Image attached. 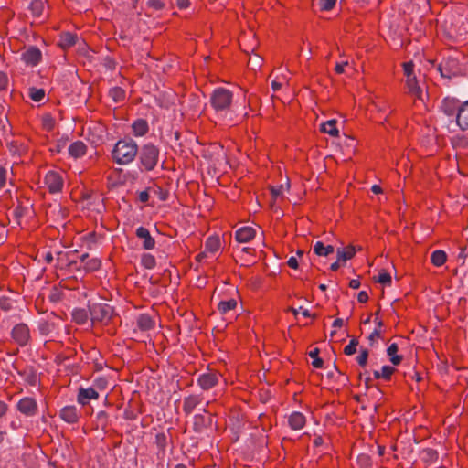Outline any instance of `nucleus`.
I'll return each instance as SVG.
<instances>
[{
    "instance_id": "nucleus-62",
    "label": "nucleus",
    "mask_w": 468,
    "mask_h": 468,
    "mask_svg": "<svg viewBox=\"0 0 468 468\" xmlns=\"http://www.w3.org/2000/svg\"><path fill=\"white\" fill-rule=\"evenodd\" d=\"M150 5L154 8V9H161L163 7V4L160 0H151L150 1Z\"/></svg>"
},
{
    "instance_id": "nucleus-20",
    "label": "nucleus",
    "mask_w": 468,
    "mask_h": 468,
    "mask_svg": "<svg viewBox=\"0 0 468 468\" xmlns=\"http://www.w3.org/2000/svg\"><path fill=\"white\" fill-rule=\"evenodd\" d=\"M68 151L71 157L77 159L85 155L87 146L83 142L76 141L69 144Z\"/></svg>"
},
{
    "instance_id": "nucleus-28",
    "label": "nucleus",
    "mask_w": 468,
    "mask_h": 468,
    "mask_svg": "<svg viewBox=\"0 0 468 468\" xmlns=\"http://www.w3.org/2000/svg\"><path fill=\"white\" fill-rule=\"evenodd\" d=\"M399 351V347H398V345L396 343H392L391 345L388 346V347L387 348V354L388 356H389V360L390 362L394 365V366H398L401 363L402 361V356H399L397 353Z\"/></svg>"
},
{
    "instance_id": "nucleus-8",
    "label": "nucleus",
    "mask_w": 468,
    "mask_h": 468,
    "mask_svg": "<svg viewBox=\"0 0 468 468\" xmlns=\"http://www.w3.org/2000/svg\"><path fill=\"white\" fill-rule=\"evenodd\" d=\"M11 337L20 346L28 345L31 339L28 325L24 323L16 324L11 331Z\"/></svg>"
},
{
    "instance_id": "nucleus-11",
    "label": "nucleus",
    "mask_w": 468,
    "mask_h": 468,
    "mask_svg": "<svg viewBox=\"0 0 468 468\" xmlns=\"http://www.w3.org/2000/svg\"><path fill=\"white\" fill-rule=\"evenodd\" d=\"M136 237L143 241L142 247L146 250H151L155 247V239L151 236L150 231L145 227H138L135 230Z\"/></svg>"
},
{
    "instance_id": "nucleus-49",
    "label": "nucleus",
    "mask_w": 468,
    "mask_h": 468,
    "mask_svg": "<svg viewBox=\"0 0 468 468\" xmlns=\"http://www.w3.org/2000/svg\"><path fill=\"white\" fill-rule=\"evenodd\" d=\"M452 123L458 125L463 131L468 129V119H452L449 125L451 126Z\"/></svg>"
},
{
    "instance_id": "nucleus-15",
    "label": "nucleus",
    "mask_w": 468,
    "mask_h": 468,
    "mask_svg": "<svg viewBox=\"0 0 468 468\" xmlns=\"http://www.w3.org/2000/svg\"><path fill=\"white\" fill-rule=\"evenodd\" d=\"M71 256H73L72 252H58L57 259L58 267L60 269L68 268L69 270L79 269V267L77 266L78 262L75 260L71 259Z\"/></svg>"
},
{
    "instance_id": "nucleus-48",
    "label": "nucleus",
    "mask_w": 468,
    "mask_h": 468,
    "mask_svg": "<svg viewBox=\"0 0 468 468\" xmlns=\"http://www.w3.org/2000/svg\"><path fill=\"white\" fill-rule=\"evenodd\" d=\"M289 311L292 312L294 316H297L299 312L302 311V314L304 317H315V314L312 315L307 309H303V307H300L299 309H296L294 307H290Z\"/></svg>"
},
{
    "instance_id": "nucleus-40",
    "label": "nucleus",
    "mask_w": 468,
    "mask_h": 468,
    "mask_svg": "<svg viewBox=\"0 0 468 468\" xmlns=\"http://www.w3.org/2000/svg\"><path fill=\"white\" fill-rule=\"evenodd\" d=\"M44 9V4L41 0H33L30 4V10L35 16H40Z\"/></svg>"
},
{
    "instance_id": "nucleus-42",
    "label": "nucleus",
    "mask_w": 468,
    "mask_h": 468,
    "mask_svg": "<svg viewBox=\"0 0 468 468\" xmlns=\"http://www.w3.org/2000/svg\"><path fill=\"white\" fill-rule=\"evenodd\" d=\"M423 459L426 462L435 463L438 460V452L433 449H425L422 452Z\"/></svg>"
},
{
    "instance_id": "nucleus-36",
    "label": "nucleus",
    "mask_w": 468,
    "mask_h": 468,
    "mask_svg": "<svg viewBox=\"0 0 468 468\" xmlns=\"http://www.w3.org/2000/svg\"><path fill=\"white\" fill-rule=\"evenodd\" d=\"M28 97L35 102H40L45 99V90L30 87L27 90Z\"/></svg>"
},
{
    "instance_id": "nucleus-3",
    "label": "nucleus",
    "mask_w": 468,
    "mask_h": 468,
    "mask_svg": "<svg viewBox=\"0 0 468 468\" xmlns=\"http://www.w3.org/2000/svg\"><path fill=\"white\" fill-rule=\"evenodd\" d=\"M210 101L216 111L224 110L232 101V92L225 88H217L211 94Z\"/></svg>"
},
{
    "instance_id": "nucleus-31",
    "label": "nucleus",
    "mask_w": 468,
    "mask_h": 468,
    "mask_svg": "<svg viewBox=\"0 0 468 468\" xmlns=\"http://www.w3.org/2000/svg\"><path fill=\"white\" fill-rule=\"evenodd\" d=\"M77 40V36L70 33V32H65L60 36L59 38V46L62 48H68L69 47H72Z\"/></svg>"
},
{
    "instance_id": "nucleus-12",
    "label": "nucleus",
    "mask_w": 468,
    "mask_h": 468,
    "mask_svg": "<svg viewBox=\"0 0 468 468\" xmlns=\"http://www.w3.org/2000/svg\"><path fill=\"white\" fill-rule=\"evenodd\" d=\"M59 417L67 423L73 424L78 422L80 419V411L76 406H65L60 410Z\"/></svg>"
},
{
    "instance_id": "nucleus-64",
    "label": "nucleus",
    "mask_w": 468,
    "mask_h": 468,
    "mask_svg": "<svg viewBox=\"0 0 468 468\" xmlns=\"http://www.w3.org/2000/svg\"><path fill=\"white\" fill-rule=\"evenodd\" d=\"M380 336V331L378 328H376L369 335L370 340H374L375 338H378Z\"/></svg>"
},
{
    "instance_id": "nucleus-30",
    "label": "nucleus",
    "mask_w": 468,
    "mask_h": 468,
    "mask_svg": "<svg viewBox=\"0 0 468 468\" xmlns=\"http://www.w3.org/2000/svg\"><path fill=\"white\" fill-rule=\"evenodd\" d=\"M237 304V301L232 298L226 301H220L218 304V310L221 314H227L229 312L235 310Z\"/></svg>"
},
{
    "instance_id": "nucleus-63",
    "label": "nucleus",
    "mask_w": 468,
    "mask_h": 468,
    "mask_svg": "<svg viewBox=\"0 0 468 468\" xmlns=\"http://www.w3.org/2000/svg\"><path fill=\"white\" fill-rule=\"evenodd\" d=\"M349 286L352 289H358L360 287V281L357 279H352L349 282Z\"/></svg>"
},
{
    "instance_id": "nucleus-9",
    "label": "nucleus",
    "mask_w": 468,
    "mask_h": 468,
    "mask_svg": "<svg viewBox=\"0 0 468 468\" xmlns=\"http://www.w3.org/2000/svg\"><path fill=\"white\" fill-rule=\"evenodd\" d=\"M437 69L441 77L451 79L458 73V61L453 58H448L438 65Z\"/></svg>"
},
{
    "instance_id": "nucleus-32",
    "label": "nucleus",
    "mask_w": 468,
    "mask_h": 468,
    "mask_svg": "<svg viewBox=\"0 0 468 468\" xmlns=\"http://www.w3.org/2000/svg\"><path fill=\"white\" fill-rule=\"evenodd\" d=\"M219 248L220 240L218 237L212 236L207 239L205 243L206 251L214 254L219 250Z\"/></svg>"
},
{
    "instance_id": "nucleus-44",
    "label": "nucleus",
    "mask_w": 468,
    "mask_h": 468,
    "mask_svg": "<svg viewBox=\"0 0 468 468\" xmlns=\"http://www.w3.org/2000/svg\"><path fill=\"white\" fill-rule=\"evenodd\" d=\"M376 282L384 284V285H390L391 284V276L388 272L382 271L379 272L378 277L375 279Z\"/></svg>"
},
{
    "instance_id": "nucleus-54",
    "label": "nucleus",
    "mask_w": 468,
    "mask_h": 468,
    "mask_svg": "<svg viewBox=\"0 0 468 468\" xmlns=\"http://www.w3.org/2000/svg\"><path fill=\"white\" fill-rule=\"evenodd\" d=\"M151 189L152 188H149V189L139 192L138 199L140 202L146 203L149 200Z\"/></svg>"
},
{
    "instance_id": "nucleus-25",
    "label": "nucleus",
    "mask_w": 468,
    "mask_h": 468,
    "mask_svg": "<svg viewBox=\"0 0 468 468\" xmlns=\"http://www.w3.org/2000/svg\"><path fill=\"white\" fill-rule=\"evenodd\" d=\"M37 330L41 335L48 336L56 330V324L53 322L41 320L37 324Z\"/></svg>"
},
{
    "instance_id": "nucleus-18",
    "label": "nucleus",
    "mask_w": 468,
    "mask_h": 468,
    "mask_svg": "<svg viewBox=\"0 0 468 468\" xmlns=\"http://www.w3.org/2000/svg\"><path fill=\"white\" fill-rule=\"evenodd\" d=\"M256 231L252 227L239 228L235 234L236 240L239 243H246L255 238Z\"/></svg>"
},
{
    "instance_id": "nucleus-4",
    "label": "nucleus",
    "mask_w": 468,
    "mask_h": 468,
    "mask_svg": "<svg viewBox=\"0 0 468 468\" xmlns=\"http://www.w3.org/2000/svg\"><path fill=\"white\" fill-rule=\"evenodd\" d=\"M44 185L50 194L60 193L64 187L63 173L54 170L48 171L45 175Z\"/></svg>"
},
{
    "instance_id": "nucleus-16",
    "label": "nucleus",
    "mask_w": 468,
    "mask_h": 468,
    "mask_svg": "<svg viewBox=\"0 0 468 468\" xmlns=\"http://www.w3.org/2000/svg\"><path fill=\"white\" fill-rule=\"evenodd\" d=\"M99 393L93 388H80L77 396V401L79 404L85 406L90 399H97Z\"/></svg>"
},
{
    "instance_id": "nucleus-37",
    "label": "nucleus",
    "mask_w": 468,
    "mask_h": 468,
    "mask_svg": "<svg viewBox=\"0 0 468 468\" xmlns=\"http://www.w3.org/2000/svg\"><path fill=\"white\" fill-rule=\"evenodd\" d=\"M109 96L112 98V100L115 102H119L123 101L125 97V91L123 89L120 87H113L110 89L109 90Z\"/></svg>"
},
{
    "instance_id": "nucleus-50",
    "label": "nucleus",
    "mask_w": 468,
    "mask_h": 468,
    "mask_svg": "<svg viewBox=\"0 0 468 468\" xmlns=\"http://www.w3.org/2000/svg\"><path fill=\"white\" fill-rule=\"evenodd\" d=\"M336 0H320V6L322 10H331L335 5Z\"/></svg>"
},
{
    "instance_id": "nucleus-21",
    "label": "nucleus",
    "mask_w": 468,
    "mask_h": 468,
    "mask_svg": "<svg viewBox=\"0 0 468 468\" xmlns=\"http://www.w3.org/2000/svg\"><path fill=\"white\" fill-rule=\"evenodd\" d=\"M136 325L141 331H149L154 328V322L149 314H142L136 319Z\"/></svg>"
},
{
    "instance_id": "nucleus-60",
    "label": "nucleus",
    "mask_w": 468,
    "mask_h": 468,
    "mask_svg": "<svg viewBox=\"0 0 468 468\" xmlns=\"http://www.w3.org/2000/svg\"><path fill=\"white\" fill-rule=\"evenodd\" d=\"M7 410L8 405L5 402L0 400V418L4 417L6 414Z\"/></svg>"
},
{
    "instance_id": "nucleus-43",
    "label": "nucleus",
    "mask_w": 468,
    "mask_h": 468,
    "mask_svg": "<svg viewBox=\"0 0 468 468\" xmlns=\"http://www.w3.org/2000/svg\"><path fill=\"white\" fill-rule=\"evenodd\" d=\"M358 340L356 338L351 339L349 344L345 346L344 354L346 356L354 355L356 352Z\"/></svg>"
},
{
    "instance_id": "nucleus-2",
    "label": "nucleus",
    "mask_w": 468,
    "mask_h": 468,
    "mask_svg": "<svg viewBox=\"0 0 468 468\" xmlns=\"http://www.w3.org/2000/svg\"><path fill=\"white\" fill-rule=\"evenodd\" d=\"M140 164L143 170L152 171L159 162V149L153 144H146L138 150Z\"/></svg>"
},
{
    "instance_id": "nucleus-61",
    "label": "nucleus",
    "mask_w": 468,
    "mask_h": 468,
    "mask_svg": "<svg viewBox=\"0 0 468 468\" xmlns=\"http://www.w3.org/2000/svg\"><path fill=\"white\" fill-rule=\"evenodd\" d=\"M347 65H348L347 61H345L343 63H337L335 68V72L338 74L344 73V68H345V66H347Z\"/></svg>"
},
{
    "instance_id": "nucleus-19",
    "label": "nucleus",
    "mask_w": 468,
    "mask_h": 468,
    "mask_svg": "<svg viewBox=\"0 0 468 468\" xmlns=\"http://www.w3.org/2000/svg\"><path fill=\"white\" fill-rule=\"evenodd\" d=\"M89 254L84 253L80 256V261L83 263V269L86 272H93L101 268V261L99 258L88 259Z\"/></svg>"
},
{
    "instance_id": "nucleus-22",
    "label": "nucleus",
    "mask_w": 468,
    "mask_h": 468,
    "mask_svg": "<svg viewBox=\"0 0 468 468\" xmlns=\"http://www.w3.org/2000/svg\"><path fill=\"white\" fill-rule=\"evenodd\" d=\"M321 132L324 133H328L329 135L333 137H337L339 134V131L336 126V120L335 119H329L325 122H323L320 126Z\"/></svg>"
},
{
    "instance_id": "nucleus-59",
    "label": "nucleus",
    "mask_w": 468,
    "mask_h": 468,
    "mask_svg": "<svg viewBox=\"0 0 468 468\" xmlns=\"http://www.w3.org/2000/svg\"><path fill=\"white\" fill-rule=\"evenodd\" d=\"M283 192V186H276L271 188V194L274 197L281 196Z\"/></svg>"
},
{
    "instance_id": "nucleus-51",
    "label": "nucleus",
    "mask_w": 468,
    "mask_h": 468,
    "mask_svg": "<svg viewBox=\"0 0 468 468\" xmlns=\"http://www.w3.org/2000/svg\"><path fill=\"white\" fill-rule=\"evenodd\" d=\"M456 117H468V100L461 103Z\"/></svg>"
},
{
    "instance_id": "nucleus-41",
    "label": "nucleus",
    "mask_w": 468,
    "mask_h": 468,
    "mask_svg": "<svg viewBox=\"0 0 468 468\" xmlns=\"http://www.w3.org/2000/svg\"><path fill=\"white\" fill-rule=\"evenodd\" d=\"M319 349L314 348V350L310 351L309 356L314 360L312 362V365L315 368H321L323 367L324 361L320 357H318Z\"/></svg>"
},
{
    "instance_id": "nucleus-6",
    "label": "nucleus",
    "mask_w": 468,
    "mask_h": 468,
    "mask_svg": "<svg viewBox=\"0 0 468 468\" xmlns=\"http://www.w3.org/2000/svg\"><path fill=\"white\" fill-rule=\"evenodd\" d=\"M221 380H223V377L219 372L209 370L200 374L197 377V383L203 391H208L217 387Z\"/></svg>"
},
{
    "instance_id": "nucleus-35",
    "label": "nucleus",
    "mask_w": 468,
    "mask_h": 468,
    "mask_svg": "<svg viewBox=\"0 0 468 468\" xmlns=\"http://www.w3.org/2000/svg\"><path fill=\"white\" fill-rule=\"evenodd\" d=\"M72 319L78 324H85L88 322L89 314L84 309H74L72 312Z\"/></svg>"
},
{
    "instance_id": "nucleus-10",
    "label": "nucleus",
    "mask_w": 468,
    "mask_h": 468,
    "mask_svg": "<svg viewBox=\"0 0 468 468\" xmlns=\"http://www.w3.org/2000/svg\"><path fill=\"white\" fill-rule=\"evenodd\" d=\"M42 54L38 48L37 47H29L25 52L21 55V59L27 66H37L41 60Z\"/></svg>"
},
{
    "instance_id": "nucleus-13",
    "label": "nucleus",
    "mask_w": 468,
    "mask_h": 468,
    "mask_svg": "<svg viewBox=\"0 0 468 468\" xmlns=\"http://www.w3.org/2000/svg\"><path fill=\"white\" fill-rule=\"evenodd\" d=\"M203 402V396L200 394H191L184 399L183 411L186 415H190L194 410Z\"/></svg>"
},
{
    "instance_id": "nucleus-52",
    "label": "nucleus",
    "mask_w": 468,
    "mask_h": 468,
    "mask_svg": "<svg viewBox=\"0 0 468 468\" xmlns=\"http://www.w3.org/2000/svg\"><path fill=\"white\" fill-rule=\"evenodd\" d=\"M413 68L414 64L412 61H409L403 64L404 73L407 76V78L415 76L413 74Z\"/></svg>"
},
{
    "instance_id": "nucleus-29",
    "label": "nucleus",
    "mask_w": 468,
    "mask_h": 468,
    "mask_svg": "<svg viewBox=\"0 0 468 468\" xmlns=\"http://www.w3.org/2000/svg\"><path fill=\"white\" fill-rule=\"evenodd\" d=\"M155 444L158 448V455L162 454L164 456L165 454V450L168 444V437L165 432H159L155 435Z\"/></svg>"
},
{
    "instance_id": "nucleus-34",
    "label": "nucleus",
    "mask_w": 468,
    "mask_h": 468,
    "mask_svg": "<svg viewBox=\"0 0 468 468\" xmlns=\"http://www.w3.org/2000/svg\"><path fill=\"white\" fill-rule=\"evenodd\" d=\"M395 372V368L391 366L386 365L381 367L380 371H375L374 377L375 378H383L384 380H389L391 376Z\"/></svg>"
},
{
    "instance_id": "nucleus-39",
    "label": "nucleus",
    "mask_w": 468,
    "mask_h": 468,
    "mask_svg": "<svg viewBox=\"0 0 468 468\" xmlns=\"http://www.w3.org/2000/svg\"><path fill=\"white\" fill-rule=\"evenodd\" d=\"M356 463L360 468H372V460L368 454L361 453L356 458Z\"/></svg>"
},
{
    "instance_id": "nucleus-33",
    "label": "nucleus",
    "mask_w": 468,
    "mask_h": 468,
    "mask_svg": "<svg viewBox=\"0 0 468 468\" xmlns=\"http://www.w3.org/2000/svg\"><path fill=\"white\" fill-rule=\"evenodd\" d=\"M407 87L409 89V91L418 97V98H420L421 97V94H422V90L421 88L418 85L417 83V80H416V77L415 76H412V77H409L407 78Z\"/></svg>"
},
{
    "instance_id": "nucleus-26",
    "label": "nucleus",
    "mask_w": 468,
    "mask_h": 468,
    "mask_svg": "<svg viewBox=\"0 0 468 468\" xmlns=\"http://www.w3.org/2000/svg\"><path fill=\"white\" fill-rule=\"evenodd\" d=\"M447 261V254L444 250H436L431 255V262L435 267H441Z\"/></svg>"
},
{
    "instance_id": "nucleus-45",
    "label": "nucleus",
    "mask_w": 468,
    "mask_h": 468,
    "mask_svg": "<svg viewBox=\"0 0 468 468\" xmlns=\"http://www.w3.org/2000/svg\"><path fill=\"white\" fill-rule=\"evenodd\" d=\"M151 191L158 197V199L160 201H165L168 198V196H169L168 191H166L161 187L152 188Z\"/></svg>"
},
{
    "instance_id": "nucleus-53",
    "label": "nucleus",
    "mask_w": 468,
    "mask_h": 468,
    "mask_svg": "<svg viewBox=\"0 0 468 468\" xmlns=\"http://www.w3.org/2000/svg\"><path fill=\"white\" fill-rule=\"evenodd\" d=\"M0 308L4 311H8L12 308V302L6 297L0 298Z\"/></svg>"
},
{
    "instance_id": "nucleus-23",
    "label": "nucleus",
    "mask_w": 468,
    "mask_h": 468,
    "mask_svg": "<svg viewBox=\"0 0 468 468\" xmlns=\"http://www.w3.org/2000/svg\"><path fill=\"white\" fill-rule=\"evenodd\" d=\"M133 133L135 136H143L148 132V123L145 119H136L132 124Z\"/></svg>"
},
{
    "instance_id": "nucleus-58",
    "label": "nucleus",
    "mask_w": 468,
    "mask_h": 468,
    "mask_svg": "<svg viewBox=\"0 0 468 468\" xmlns=\"http://www.w3.org/2000/svg\"><path fill=\"white\" fill-rule=\"evenodd\" d=\"M357 301L361 303H367L368 301V294L365 291H361L358 292Z\"/></svg>"
},
{
    "instance_id": "nucleus-47",
    "label": "nucleus",
    "mask_w": 468,
    "mask_h": 468,
    "mask_svg": "<svg viewBox=\"0 0 468 468\" xmlns=\"http://www.w3.org/2000/svg\"><path fill=\"white\" fill-rule=\"evenodd\" d=\"M367 358H368V351L367 349H363V350H361L360 354L356 357V361L361 367H365L367 363Z\"/></svg>"
},
{
    "instance_id": "nucleus-24",
    "label": "nucleus",
    "mask_w": 468,
    "mask_h": 468,
    "mask_svg": "<svg viewBox=\"0 0 468 468\" xmlns=\"http://www.w3.org/2000/svg\"><path fill=\"white\" fill-rule=\"evenodd\" d=\"M356 248L353 245H348L343 249L337 250L338 261L345 263L346 261L351 260L356 254Z\"/></svg>"
},
{
    "instance_id": "nucleus-17",
    "label": "nucleus",
    "mask_w": 468,
    "mask_h": 468,
    "mask_svg": "<svg viewBox=\"0 0 468 468\" xmlns=\"http://www.w3.org/2000/svg\"><path fill=\"white\" fill-rule=\"evenodd\" d=\"M460 105H461V102L457 99L446 98L442 101L441 108L442 110V112L445 115H448V116L456 115L457 116V112H459Z\"/></svg>"
},
{
    "instance_id": "nucleus-14",
    "label": "nucleus",
    "mask_w": 468,
    "mask_h": 468,
    "mask_svg": "<svg viewBox=\"0 0 468 468\" xmlns=\"http://www.w3.org/2000/svg\"><path fill=\"white\" fill-rule=\"evenodd\" d=\"M289 427L293 431L302 430L306 424V417L300 411H292L287 418Z\"/></svg>"
},
{
    "instance_id": "nucleus-7",
    "label": "nucleus",
    "mask_w": 468,
    "mask_h": 468,
    "mask_svg": "<svg viewBox=\"0 0 468 468\" xmlns=\"http://www.w3.org/2000/svg\"><path fill=\"white\" fill-rule=\"evenodd\" d=\"M16 409L19 411L23 416L27 418H33L38 412V404L37 399L34 397H23L21 398L16 405Z\"/></svg>"
},
{
    "instance_id": "nucleus-1",
    "label": "nucleus",
    "mask_w": 468,
    "mask_h": 468,
    "mask_svg": "<svg viewBox=\"0 0 468 468\" xmlns=\"http://www.w3.org/2000/svg\"><path fill=\"white\" fill-rule=\"evenodd\" d=\"M138 154V146L132 139L119 140L112 152V159L119 165L132 163Z\"/></svg>"
},
{
    "instance_id": "nucleus-38",
    "label": "nucleus",
    "mask_w": 468,
    "mask_h": 468,
    "mask_svg": "<svg viewBox=\"0 0 468 468\" xmlns=\"http://www.w3.org/2000/svg\"><path fill=\"white\" fill-rule=\"evenodd\" d=\"M141 264L145 269H149V270L154 269L156 265V261H155L154 256H153L150 253H144L141 257Z\"/></svg>"
},
{
    "instance_id": "nucleus-57",
    "label": "nucleus",
    "mask_w": 468,
    "mask_h": 468,
    "mask_svg": "<svg viewBox=\"0 0 468 468\" xmlns=\"http://www.w3.org/2000/svg\"><path fill=\"white\" fill-rule=\"evenodd\" d=\"M287 264L290 268L296 270L298 268V260L295 256H292L288 259Z\"/></svg>"
},
{
    "instance_id": "nucleus-56",
    "label": "nucleus",
    "mask_w": 468,
    "mask_h": 468,
    "mask_svg": "<svg viewBox=\"0 0 468 468\" xmlns=\"http://www.w3.org/2000/svg\"><path fill=\"white\" fill-rule=\"evenodd\" d=\"M8 78L5 73L0 71V90L6 88Z\"/></svg>"
},
{
    "instance_id": "nucleus-46",
    "label": "nucleus",
    "mask_w": 468,
    "mask_h": 468,
    "mask_svg": "<svg viewBox=\"0 0 468 468\" xmlns=\"http://www.w3.org/2000/svg\"><path fill=\"white\" fill-rule=\"evenodd\" d=\"M204 423V416L197 414L194 417V429L196 431H201Z\"/></svg>"
},
{
    "instance_id": "nucleus-55",
    "label": "nucleus",
    "mask_w": 468,
    "mask_h": 468,
    "mask_svg": "<svg viewBox=\"0 0 468 468\" xmlns=\"http://www.w3.org/2000/svg\"><path fill=\"white\" fill-rule=\"evenodd\" d=\"M7 170L0 165V189L5 186Z\"/></svg>"
},
{
    "instance_id": "nucleus-27",
    "label": "nucleus",
    "mask_w": 468,
    "mask_h": 468,
    "mask_svg": "<svg viewBox=\"0 0 468 468\" xmlns=\"http://www.w3.org/2000/svg\"><path fill=\"white\" fill-rule=\"evenodd\" d=\"M335 251L332 245H324L322 241H316L314 245V252L317 256H328Z\"/></svg>"
},
{
    "instance_id": "nucleus-5",
    "label": "nucleus",
    "mask_w": 468,
    "mask_h": 468,
    "mask_svg": "<svg viewBox=\"0 0 468 468\" xmlns=\"http://www.w3.org/2000/svg\"><path fill=\"white\" fill-rule=\"evenodd\" d=\"M112 313V307L107 303H93L90 306V319L93 323H107L111 320Z\"/></svg>"
}]
</instances>
